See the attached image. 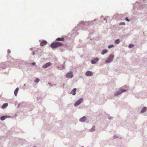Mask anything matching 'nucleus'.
Here are the masks:
<instances>
[{
  "instance_id": "14",
  "label": "nucleus",
  "mask_w": 147,
  "mask_h": 147,
  "mask_svg": "<svg viewBox=\"0 0 147 147\" xmlns=\"http://www.w3.org/2000/svg\"><path fill=\"white\" fill-rule=\"evenodd\" d=\"M146 110V107H144L142 109L141 113H142L144 112Z\"/></svg>"
},
{
  "instance_id": "15",
  "label": "nucleus",
  "mask_w": 147,
  "mask_h": 147,
  "mask_svg": "<svg viewBox=\"0 0 147 147\" xmlns=\"http://www.w3.org/2000/svg\"><path fill=\"white\" fill-rule=\"evenodd\" d=\"M64 40V38H57L56 39V40H58V41H63Z\"/></svg>"
},
{
  "instance_id": "26",
  "label": "nucleus",
  "mask_w": 147,
  "mask_h": 147,
  "mask_svg": "<svg viewBox=\"0 0 147 147\" xmlns=\"http://www.w3.org/2000/svg\"><path fill=\"white\" fill-rule=\"evenodd\" d=\"M104 20H106V22H107V20H106V19L104 18Z\"/></svg>"
},
{
  "instance_id": "18",
  "label": "nucleus",
  "mask_w": 147,
  "mask_h": 147,
  "mask_svg": "<svg viewBox=\"0 0 147 147\" xmlns=\"http://www.w3.org/2000/svg\"><path fill=\"white\" fill-rule=\"evenodd\" d=\"M120 42L119 39H117L116 40L115 42H114L115 43L118 44Z\"/></svg>"
},
{
  "instance_id": "2",
  "label": "nucleus",
  "mask_w": 147,
  "mask_h": 147,
  "mask_svg": "<svg viewBox=\"0 0 147 147\" xmlns=\"http://www.w3.org/2000/svg\"><path fill=\"white\" fill-rule=\"evenodd\" d=\"M114 56L113 55H110L108 59L106 61V62L107 63H109L112 61Z\"/></svg>"
},
{
  "instance_id": "24",
  "label": "nucleus",
  "mask_w": 147,
  "mask_h": 147,
  "mask_svg": "<svg viewBox=\"0 0 147 147\" xmlns=\"http://www.w3.org/2000/svg\"><path fill=\"white\" fill-rule=\"evenodd\" d=\"M120 25H125V23L124 22H122V23H121L120 24Z\"/></svg>"
},
{
  "instance_id": "16",
  "label": "nucleus",
  "mask_w": 147,
  "mask_h": 147,
  "mask_svg": "<svg viewBox=\"0 0 147 147\" xmlns=\"http://www.w3.org/2000/svg\"><path fill=\"white\" fill-rule=\"evenodd\" d=\"M7 117V116H5L1 117L0 119L1 120L3 121V120H4L5 119V118L6 117Z\"/></svg>"
},
{
  "instance_id": "22",
  "label": "nucleus",
  "mask_w": 147,
  "mask_h": 147,
  "mask_svg": "<svg viewBox=\"0 0 147 147\" xmlns=\"http://www.w3.org/2000/svg\"><path fill=\"white\" fill-rule=\"evenodd\" d=\"M113 47V45H110L108 47L109 48H111V47Z\"/></svg>"
},
{
  "instance_id": "27",
  "label": "nucleus",
  "mask_w": 147,
  "mask_h": 147,
  "mask_svg": "<svg viewBox=\"0 0 147 147\" xmlns=\"http://www.w3.org/2000/svg\"><path fill=\"white\" fill-rule=\"evenodd\" d=\"M3 65V64H1L0 65Z\"/></svg>"
},
{
  "instance_id": "5",
  "label": "nucleus",
  "mask_w": 147,
  "mask_h": 147,
  "mask_svg": "<svg viewBox=\"0 0 147 147\" xmlns=\"http://www.w3.org/2000/svg\"><path fill=\"white\" fill-rule=\"evenodd\" d=\"M66 77L67 78H71L73 77L72 72L70 71L66 74Z\"/></svg>"
},
{
  "instance_id": "20",
  "label": "nucleus",
  "mask_w": 147,
  "mask_h": 147,
  "mask_svg": "<svg viewBox=\"0 0 147 147\" xmlns=\"http://www.w3.org/2000/svg\"><path fill=\"white\" fill-rule=\"evenodd\" d=\"M134 46V45L132 44H130L129 46V47L130 48L133 47Z\"/></svg>"
},
{
  "instance_id": "21",
  "label": "nucleus",
  "mask_w": 147,
  "mask_h": 147,
  "mask_svg": "<svg viewBox=\"0 0 147 147\" xmlns=\"http://www.w3.org/2000/svg\"><path fill=\"white\" fill-rule=\"evenodd\" d=\"M95 128V127L94 126H93L91 129V131H94Z\"/></svg>"
},
{
  "instance_id": "25",
  "label": "nucleus",
  "mask_w": 147,
  "mask_h": 147,
  "mask_svg": "<svg viewBox=\"0 0 147 147\" xmlns=\"http://www.w3.org/2000/svg\"><path fill=\"white\" fill-rule=\"evenodd\" d=\"M32 64L33 65H35V62H33V63H32Z\"/></svg>"
},
{
  "instance_id": "7",
  "label": "nucleus",
  "mask_w": 147,
  "mask_h": 147,
  "mask_svg": "<svg viewBox=\"0 0 147 147\" xmlns=\"http://www.w3.org/2000/svg\"><path fill=\"white\" fill-rule=\"evenodd\" d=\"M85 75L87 76H92L93 74L92 72L90 71H88L86 72Z\"/></svg>"
},
{
  "instance_id": "3",
  "label": "nucleus",
  "mask_w": 147,
  "mask_h": 147,
  "mask_svg": "<svg viewBox=\"0 0 147 147\" xmlns=\"http://www.w3.org/2000/svg\"><path fill=\"white\" fill-rule=\"evenodd\" d=\"M83 101V98H81L79 100H78L75 103L74 106L76 107L80 105Z\"/></svg>"
},
{
  "instance_id": "8",
  "label": "nucleus",
  "mask_w": 147,
  "mask_h": 147,
  "mask_svg": "<svg viewBox=\"0 0 147 147\" xmlns=\"http://www.w3.org/2000/svg\"><path fill=\"white\" fill-rule=\"evenodd\" d=\"M47 42L45 40H43L40 43V45L41 46H43L44 45H46L47 44Z\"/></svg>"
},
{
  "instance_id": "12",
  "label": "nucleus",
  "mask_w": 147,
  "mask_h": 147,
  "mask_svg": "<svg viewBox=\"0 0 147 147\" xmlns=\"http://www.w3.org/2000/svg\"><path fill=\"white\" fill-rule=\"evenodd\" d=\"M19 90V88H17L16 90H15L14 92V94L16 96L17 94V93L18 92Z\"/></svg>"
},
{
  "instance_id": "4",
  "label": "nucleus",
  "mask_w": 147,
  "mask_h": 147,
  "mask_svg": "<svg viewBox=\"0 0 147 147\" xmlns=\"http://www.w3.org/2000/svg\"><path fill=\"white\" fill-rule=\"evenodd\" d=\"M126 91V90H121L120 91L116 92L115 93V96H117V95L121 94L123 92H125Z\"/></svg>"
},
{
  "instance_id": "9",
  "label": "nucleus",
  "mask_w": 147,
  "mask_h": 147,
  "mask_svg": "<svg viewBox=\"0 0 147 147\" xmlns=\"http://www.w3.org/2000/svg\"><path fill=\"white\" fill-rule=\"evenodd\" d=\"M86 119V118L85 116L83 117L80 119V121L81 122H84Z\"/></svg>"
},
{
  "instance_id": "28",
  "label": "nucleus",
  "mask_w": 147,
  "mask_h": 147,
  "mask_svg": "<svg viewBox=\"0 0 147 147\" xmlns=\"http://www.w3.org/2000/svg\"><path fill=\"white\" fill-rule=\"evenodd\" d=\"M35 147V146H34V147Z\"/></svg>"
},
{
  "instance_id": "19",
  "label": "nucleus",
  "mask_w": 147,
  "mask_h": 147,
  "mask_svg": "<svg viewBox=\"0 0 147 147\" xmlns=\"http://www.w3.org/2000/svg\"><path fill=\"white\" fill-rule=\"evenodd\" d=\"M39 79L38 78H37L35 80V82L36 83H38L39 82Z\"/></svg>"
},
{
  "instance_id": "1",
  "label": "nucleus",
  "mask_w": 147,
  "mask_h": 147,
  "mask_svg": "<svg viewBox=\"0 0 147 147\" xmlns=\"http://www.w3.org/2000/svg\"><path fill=\"white\" fill-rule=\"evenodd\" d=\"M62 45V43L60 42H53L51 44V46L52 48H55L61 46Z\"/></svg>"
},
{
  "instance_id": "10",
  "label": "nucleus",
  "mask_w": 147,
  "mask_h": 147,
  "mask_svg": "<svg viewBox=\"0 0 147 147\" xmlns=\"http://www.w3.org/2000/svg\"><path fill=\"white\" fill-rule=\"evenodd\" d=\"M98 60V58L95 59L91 61V63L92 64L95 63Z\"/></svg>"
},
{
  "instance_id": "23",
  "label": "nucleus",
  "mask_w": 147,
  "mask_h": 147,
  "mask_svg": "<svg viewBox=\"0 0 147 147\" xmlns=\"http://www.w3.org/2000/svg\"><path fill=\"white\" fill-rule=\"evenodd\" d=\"M125 20H126L128 22L129 21V19L127 17L126 18Z\"/></svg>"
},
{
  "instance_id": "17",
  "label": "nucleus",
  "mask_w": 147,
  "mask_h": 147,
  "mask_svg": "<svg viewBox=\"0 0 147 147\" xmlns=\"http://www.w3.org/2000/svg\"><path fill=\"white\" fill-rule=\"evenodd\" d=\"M107 52V49H104L103 50L102 53V55L104 54L105 53H106Z\"/></svg>"
},
{
  "instance_id": "11",
  "label": "nucleus",
  "mask_w": 147,
  "mask_h": 147,
  "mask_svg": "<svg viewBox=\"0 0 147 147\" xmlns=\"http://www.w3.org/2000/svg\"><path fill=\"white\" fill-rule=\"evenodd\" d=\"M76 88H74L70 92V94H72L73 95H75L76 94Z\"/></svg>"
},
{
  "instance_id": "6",
  "label": "nucleus",
  "mask_w": 147,
  "mask_h": 147,
  "mask_svg": "<svg viewBox=\"0 0 147 147\" xmlns=\"http://www.w3.org/2000/svg\"><path fill=\"white\" fill-rule=\"evenodd\" d=\"M51 64H52L51 62H48L43 65L42 66V67L44 68H46L48 67L51 65Z\"/></svg>"
},
{
  "instance_id": "13",
  "label": "nucleus",
  "mask_w": 147,
  "mask_h": 147,
  "mask_svg": "<svg viewBox=\"0 0 147 147\" xmlns=\"http://www.w3.org/2000/svg\"><path fill=\"white\" fill-rule=\"evenodd\" d=\"M8 105V104L7 103H5L2 106L1 108L3 109L5 108V107H7Z\"/></svg>"
}]
</instances>
